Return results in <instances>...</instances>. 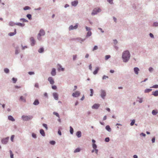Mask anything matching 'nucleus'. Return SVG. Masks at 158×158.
I'll use <instances>...</instances> for the list:
<instances>
[{"instance_id": "obj_1", "label": "nucleus", "mask_w": 158, "mask_h": 158, "mask_svg": "<svg viewBox=\"0 0 158 158\" xmlns=\"http://www.w3.org/2000/svg\"><path fill=\"white\" fill-rule=\"evenodd\" d=\"M130 57V52L128 51H124L123 53L122 58L123 61L126 62L128 61Z\"/></svg>"}, {"instance_id": "obj_2", "label": "nucleus", "mask_w": 158, "mask_h": 158, "mask_svg": "<svg viewBox=\"0 0 158 158\" xmlns=\"http://www.w3.org/2000/svg\"><path fill=\"white\" fill-rule=\"evenodd\" d=\"M33 117L31 116H25L23 115L22 117V119L24 121H28L31 119Z\"/></svg>"}, {"instance_id": "obj_3", "label": "nucleus", "mask_w": 158, "mask_h": 158, "mask_svg": "<svg viewBox=\"0 0 158 158\" xmlns=\"http://www.w3.org/2000/svg\"><path fill=\"white\" fill-rule=\"evenodd\" d=\"M45 34L44 31L42 29L40 31V32L38 34V39L39 40H40L41 39V38H40V36H43Z\"/></svg>"}, {"instance_id": "obj_4", "label": "nucleus", "mask_w": 158, "mask_h": 158, "mask_svg": "<svg viewBox=\"0 0 158 158\" xmlns=\"http://www.w3.org/2000/svg\"><path fill=\"white\" fill-rule=\"evenodd\" d=\"M101 11V10L99 8H95L93 10L92 13V15H94L95 14H97V13L100 12Z\"/></svg>"}, {"instance_id": "obj_5", "label": "nucleus", "mask_w": 158, "mask_h": 158, "mask_svg": "<svg viewBox=\"0 0 158 158\" xmlns=\"http://www.w3.org/2000/svg\"><path fill=\"white\" fill-rule=\"evenodd\" d=\"M80 93L79 91H77L72 94V96L74 97H77L80 96Z\"/></svg>"}, {"instance_id": "obj_6", "label": "nucleus", "mask_w": 158, "mask_h": 158, "mask_svg": "<svg viewBox=\"0 0 158 158\" xmlns=\"http://www.w3.org/2000/svg\"><path fill=\"white\" fill-rule=\"evenodd\" d=\"M9 139V137H8L2 139V143L4 144H6L7 143Z\"/></svg>"}, {"instance_id": "obj_7", "label": "nucleus", "mask_w": 158, "mask_h": 158, "mask_svg": "<svg viewBox=\"0 0 158 158\" xmlns=\"http://www.w3.org/2000/svg\"><path fill=\"white\" fill-rule=\"evenodd\" d=\"M78 26V23H77L74 26H73V25L70 26L69 28V30H71L74 29H76L77 27Z\"/></svg>"}, {"instance_id": "obj_8", "label": "nucleus", "mask_w": 158, "mask_h": 158, "mask_svg": "<svg viewBox=\"0 0 158 158\" xmlns=\"http://www.w3.org/2000/svg\"><path fill=\"white\" fill-rule=\"evenodd\" d=\"M101 97L103 98H104V97L106 95V93L104 90H102L101 91Z\"/></svg>"}, {"instance_id": "obj_9", "label": "nucleus", "mask_w": 158, "mask_h": 158, "mask_svg": "<svg viewBox=\"0 0 158 158\" xmlns=\"http://www.w3.org/2000/svg\"><path fill=\"white\" fill-rule=\"evenodd\" d=\"M48 80L50 82V83L51 84H53L54 83L53 79L51 77H49L48 78Z\"/></svg>"}, {"instance_id": "obj_10", "label": "nucleus", "mask_w": 158, "mask_h": 158, "mask_svg": "<svg viewBox=\"0 0 158 158\" xmlns=\"http://www.w3.org/2000/svg\"><path fill=\"white\" fill-rule=\"evenodd\" d=\"M100 106V105L98 104H95L92 106V109H97Z\"/></svg>"}, {"instance_id": "obj_11", "label": "nucleus", "mask_w": 158, "mask_h": 158, "mask_svg": "<svg viewBox=\"0 0 158 158\" xmlns=\"http://www.w3.org/2000/svg\"><path fill=\"white\" fill-rule=\"evenodd\" d=\"M78 2L77 0L72 2L71 3L72 5L73 6H76L78 4Z\"/></svg>"}, {"instance_id": "obj_12", "label": "nucleus", "mask_w": 158, "mask_h": 158, "mask_svg": "<svg viewBox=\"0 0 158 158\" xmlns=\"http://www.w3.org/2000/svg\"><path fill=\"white\" fill-rule=\"evenodd\" d=\"M57 67V69L59 71H60V70L62 71H64V69L63 68H62V66L60 65H58Z\"/></svg>"}, {"instance_id": "obj_13", "label": "nucleus", "mask_w": 158, "mask_h": 158, "mask_svg": "<svg viewBox=\"0 0 158 158\" xmlns=\"http://www.w3.org/2000/svg\"><path fill=\"white\" fill-rule=\"evenodd\" d=\"M134 70L135 73L136 74L138 75V72L139 71V68L137 67H135L134 68Z\"/></svg>"}, {"instance_id": "obj_14", "label": "nucleus", "mask_w": 158, "mask_h": 158, "mask_svg": "<svg viewBox=\"0 0 158 158\" xmlns=\"http://www.w3.org/2000/svg\"><path fill=\"white\" fill-rule=\"evenodd\" d=\"M30 40L31 42V45L32 46H33L35 44V41L34 40L33 37H31L30 38Z\"/></svg>"}, {"instance_id": "obj_15", "label": "nucleus", "mask_w": 158, "mask_h": 158, "mask_svg": "<svg viewBox=\"0 0 158 158\" xmlns=\"http://www.w3.org/2000/svg\"><path fill=\"white\" fill-rule=\"evenodd\" d=\"M51 74L52 76H55L56 74V69L53 68L52 69V71L51 72Z\"/></svg>"}, {"instance_id": "obj_16", "label": "nucleus", "mask_w": 158, "mask_h": 158, "mask_svg": "<svg viewBox=\"0 0 158 158\" xmlns=\"http://www.w3.org/2000/svg\"><path fill=\"white\" fill-rule=\"evenodd\" d=\"M53 96L54 98L56 100H57L58 99V94L56 93H54L53 94Z\"/></svg>"}, {"instance_id": "obj_17", "label": "nucleus", "mask_w": 158, "mask_h": 158, "mask_svg": "<svg viewBox=\"0 0 158 158\" xmlns=\"http://www.w3.org/2000/svg\"><path fill=\"white\" fill-rule=\"evenodd\" d=\"M99 69V68L98 67H97L96 68L93 74L94 75L96 74L98 72V71Z\"/></svg>"}, {"instance_id": "obj_18", "label": "nucleus", "mask_w": 158, "mask_h": 158, "mask_svg": "<svg viewBox=\"0 0 158 158\" xmlns=\"http://www.w3.org/2000/svg\"><path fill=\"white\" fill-rule=\"evenodd\" d=\"M8 118L9 120L12 121H15V119L13 117L10 115L8 116Z\"/></svg>"}, {"instance_id": "obj_19", "label": "nucleus", "mask_w": 158, "mask_h": 158, "mask_svg": "<svg viewBox=\"0 0 158 158\" xmlns=\"http://www.w3.org/2000/svg\"><path fill=\"white\" fill-rule=\"evenodd\" d=\"M93 147L94 148V149L95 150L96 152L97 153L98 152V150L96 149V148H97V145L95 143H93Z\"/></svg>"}, {"instance_id": "obj_20", "label": "nucleus", "mask_w": 158, "mask_h": 158, "mask_svg": "<svg viewBox=\"0 0 158 158\" xmlns=\"http://www.w3.org/2000/svg\"><path fill=\"white\" fill-rule=\"evenodd\" d=\"M106 129L109 132H110L111 131V129L109 125H107L106 126Z\"/></svg>"}, {"instance_id": "obj_21", "label": "nucleus", "mask_w": 158, "mask_h": 158, "mask_svg": "<svg viewBox=\"0 0 158 158\" xmlns=\"http://www.w3.org/2000/svg\"><path fill=\"white\" fill-rule=\"evenodd\" d=\"M152 94L155 96H158V91L156 90L155 92H153Z\"/></svg>"}, {"instance_id": "obj_22", "label": "nucleus", "mask_w": 158, "mask_h": 158, "mask_svg": "<svg viewBox=\"0 0 158 158\" xmlns=\"http://www.w3.org/2000/svg\"><path fill=\"white\" fill-rule=\"evenodd\" d=\"M16 33V30H15V31L14 32H10L9 33V35L10 36H12L15 35Z\"/></svg>"}, {"instance_id": "obj_23", "label": "nucleus", "mask_w": 158, "mask_h": 158, "mask_svg": "<svg viewBox=\"0 0 158 158\" xmlns=\"http://www.w3.org/2000/svg\"><path fill=\"white\" fill-rule=\"evenodd\" d=\"M76 135L78 137H80L81 136V132L80 131H78L76 133Z\"/></svg>"}, {"instance_id": "obj_24", "label": "nucleus", "mask_w": 158, "mask_h": 158, "mask_svg": "<svg viewBox=\"0 0 158 158\" xmlns=\"http://www.w3.org/2000/svg\"><path fill=\"white\" fill-rule=\"evenodd\" d=\"M40 133L43 136H45V133L43 129H41L40 130Z\"/></svg>"}, {"instance_id": "obj_25", "label": "nucleus", "mask_w": 158, "mask_h": 158, "mask_svg": "<svg viewBox=\"0 0 158 158\" xmlns=\"http://www.w3.org/2000/svg\"><path fill=\"white\" fill-rule=\"evenodd\" d=\"M20 100L22 101L25 102H26L25 98L23 96H21L20 97Z\"/></svg>"}, {"instance_id": "obj_26", "label": "nucleus", "mask_w": 158, "mask_h": 158, "mask_svg": "<svg viewBox=\"0 0 158 158\" xmlns=\"http://www.w3.org/2000/svg\"><path fill=\"white\" fill-rule=\"evenodd\" d=\"M39 102L38 100H35L33 103V104L35 105H38L39 104Z\"/></svg>"}, {"instance_id": "obj_27", "label": "nucleus", "mask_w": 158, "mask_h": 158, "mask_svg": "<svg viewBox=\"0 0 158 158\" xmlns=\"http://www.w3.org/2000/svg\"><path fill=\"white\" fill-rule=\"evenodd\" d=\"M158 112L155 110H153L152 111V113L154 115H156L157 114Z\"/></svg>"}, {"instance_id": "obj_28", "label": "nucleus", "mask_w": 158, "mask_h": 158, "mask_svg": "<svg viewBox=\"0 0 158 158\" xmlns=\"http://www.w3.org/2000/svg\"><path fill=\"white\" fill-rule=\"evenodd\" d=\"M152 90L151 89H147L145 90L144 92L145 93H148Z\"/></svg>"}, {"instance_id": "obj_29", "label": "nucleus", "mask_w": 158, "mask_h": 158, "mask_svg": "<svg viewBox=\"0 0 158 158\" xmlns=\"http://www.w3.org/2000/svg\"><path fill=\"white\" fill-rule=\"evenodd\" d=\"M10 158H14V157H13L14 155H13V153H12V151L11 150H10Z\"/></svg>"}, {"instance_id": "obj_30", "label": "nucleus", "mask_w": 158, "mask_h": 158, "mask_svg": "<svg viewBox=\"0 0 158 158\" xmlns=\"http://www.w3.org/2000/svg\"><path fill=\"white\" fill-rule=\"evenodd\" d=\"M70 133H71V134H72L73 132V129L72 128V127H70Z\"/></svg>"}, {"instance_id": "obj_31", "label": "nucleus", "mask_w": 158, "mask_h": 158, "mask_svg": "<svg viewBox=\"0 0 158 158\" xmlns=\"http://www.w3.org/2000/svg\"><path fill=\"white\" fill-rule=\"evenodd\" d=\"M4 71L6 73H8L9 72V70L7 68H5L4 69Z\"/></svg>"}, {"instance_id": "obj_32", "label": "nucleus", "mask_w": 158, "mask_h": 158, "mask_svg": "<svg viewBox=\"0 0 158 158\" xmlns=\"http://www.w3.org/2000/svg\"><path fill=\"white\" fill-rule=\"evenodd\" d=\"M17 25H18V26L23 27L24 26V24L23 23H18L16 24Z\"/></svg>"}, {"instance_id": "obj_33", "label": "nucleus", "mask_w": 158, "mask_h": 158, "mask_svg": "<svg viewBox=\"0 0 158 158\" xmlns=\"http://www.w3.org/2000/svg\"><path fill=\"white\" fill-rule=\"evenodd\" d=\"M44 51V49L43 48H40L38 50V52L40 53H42Z\"/></svg>"}, {"instance_id": "obj_34", "label": "nucleus", "mask_w": 158, "mask_h": 158, "mask_svg": "<svg viewBox=\"0 0 158 158\" xmlns=\"http://www.w3.org/2000/svg\"><path fill=\"white\" fill-rule=\"evenodd\" d=\"M80 149L79 148H77L76 149L74 150V152L76 153V152H80Z\"/></svg>"}, {"instance_id": "obj_35", "label": "nucleus", "mask_w": 158, "mask_h": 158, "mask_svg": "<svg viewBox=\"0 0 158 158\" xmlns=\"http://www.w3.org/2000/svg\"><path fill=\"white\" fill-rule=\"evenodd\" d=\"M91 34H92L91 32L90 31H89L87 32V34L86 36H89L91 35Z\"/></svg>"}, {"instance_id": "obj_36", "label": "nucleus", "mask_w": 158, "mask_h": 158, "mask_svg": "<svg viewBox=\"0 0 158 158\" xmlns=\"http://www.w3.org/2000/svg\"><path fill=\"white\" fill-rule=\"evenodd\" d=\"M12 80L14 83H15L17 81V79L14 77L12 78Z\"/></svg>"}, {"instance_id": "obj_37", "label": "nucleus", "mask_w": 158, "mask_h": 158, "mask_svg": "<svg viewBox=\"0 0 158 158\" xmlns=\"http://www.w3.org/2000/svg\"><path fill=\"white\" fill-rule=\"evenodd\" d=\"M90 93L91 94H90V96H93V90L92 89H90Z\"/></svg>"}, {"instance_id": "obj_38", "label": "nucleus", "mask_w": 158, "mask_h": 158, "mask_svg": "<svg viewBox=\"0 0 158 158\" xmlns=\"http://www.w3.org/2000/svg\"><path fill=\"white\" fill-rule=\"evenodd\" d=\"M110 55H106L105 56V59L106 60H107L110 57Z\"/></svg>"}, {"instance_id": "obj_39", "label": "nucleus", "mask_w": 158, "mask_h": 158, "mask_svg": "<svg viewBox=\"0 0 158 158\" xmlns=\"http://www.w3.org/2000/svg\"><path fill=\"white\" fill-rule=\"evenodd\" d=\"M151 88H158V85H153L151 87Z\"/></svg>"}, {"instance_id": "obj_40", "label": "nucleus", "mask_w": 158, "mask_h": 158, "mask_svg": "<svg viewBox=\"0 0 158 158\" xmlns=\"http://www.w3.org/2000/svg\"><path fill=\"white\" fill-rule=\"evenodd\" d=\"M53 114H54L56 115V116L57 117L59 118V115L57 113L54 112L53 113Z\"/></svg>"}, {"instance_id": "obj_41", "label": "nucleus", "mask_w": 158, "mask_h": 158, "mask_svg": "<svg viewBox=\"0 0 158 158\" xmlns=\"http://www.w3.org/2000/svg\"><path fill=\"white\" fill-rule=\"evenodd\" d=\"M9 24L10 26H13L15 25V23H14L13 22H10L9 23Z\"/></svg>"}, {"instance_id": "obj_42", "label": "nucleus", "mask_w": 158, "mask_h": 158, "mask_svg": "<svg viewBox=\"0 0 158 158\" xmlns=\"http://www.w3.org/2000/svg\"><path fill=\"white\" fill-rule=\"evenodd\" d=\"M135 123V120H133L131 123L130 125L131 126H133L134 125Z\"/></svg>"}, {"instance_id": "obj_43", "label": "nucleus", "mask_w": 158, "mask_h": 158, "mask_svg": "<svg viewBox=\"0 0 158 158\" xmlns=\"http://www.w3.org/2000/svg\"><path fill=\"white\" fill-rule=\"evenodd\" d=\"M14 137H15V135H12L11 136L10 139H11V141L12 142H13V141H14Z\"/></svg>"}, {"instance_id": "obj_44", "label": "nucleus", "mask_w": 158, "mask_h": 158, "mask_svg": "<svg viewBox=\"0 0 158 158\" xmlns=\"http://www.w3.org/2000/svg\"><path fill=\"white\" fill-rule=\"evenodd\" d=\"M27 16L30 19H31V15L30 14H27Z\"/></svg>"}, {"instance_id": "obj_45", "label": "nucleus", "mask_w": 158, "mask_h": 158, "mask_svg": "<svg viewBox=\"0 0 158 158\" xmlns=\"http://www.w3.org/2000/svg\"><path fill=\"white\" fill-rule=\"evenodd\" d=\"M50 143L52 145H54L55 143V142L54 141H51L50 142Z\"/></svg>"}, {"instance_id": "obj_46", "label": "nucleus", "mask_w": 158, "mask_h": 158, "mask_svg": "<svg viewBox=\"0 0 158 158\" xmlns=\"http://www.w3.org/2000/svg\"><path fill=\"white\" fill-rule=\"evenodd\" d=\"M30 9V8L28 6H26L24 8V9L25 10H28V9Z\"/></svg>"}, {"instance_id": "obj_47", "label": "nucleus", "mask_w": 158, "mask_h": 158, "mask_svg": "<svg viewBox=\"0 0 158 158\" xmlns=\"http://www.w3.org/2000/svg\"><path fill=\"white\" fill-rule=\"evenodd\" d=\"M98 48V47L97 46H95L94 47V48L93 49V51H94L95 50L97 49Z\"/></svg>"}, {"instance_id": "obj_48", "label": "nucleus", "mask_w": 158, "mask_h": 158, "mask_svg": "<svg viewBox=\"0 0 158 158\" xmlns=\"http://www.w3.org/2000/svg\"><path fill=\"white\" fill-rule=\"evenodd\" d=\"M32 136L34 138H35L36 137V135L34 133H32Z\"/></svg>"}, {"instance_id": "obj_49", "label": "nucleus", "mask_w": 158, "mask_h": 158, "mask_svg": "<svg viewBox=\"0 0 158 158\" xmlns=\"http://www.w3.org/2000/svg\"><path fill=\"white\" fill-rule=\"evenodd\" d=\"M43 125L46 129V130L48 129L47 125L46 124H43Z\"/></svg>"}, {"instance_id": "obj_50", "label": "nucleus", "mask_w": 158, "mask_h": 158, "mask_svg": "<svg viewBox=\"0 0 158 158\" xmlns=\"http://www.w3.org/2000/svg\"><path fill=\"white\" fill-rule=\"evenodd\" d=\"M110 139L109 137L106 138L105 139V141L106 142H108L109 141Z\"/></svg>"}, {"instance_id": "obj_51", "label": "nucleus", "mask_w": 158, "mask_h": 158, "mask_svg": "<svg viewBox=\"0 0 158 158\" xmlns=\"http://www.w3.org/2000/svg\"><path fill=\"white\" fill-rule=\"evenodd\" d=\"M21 21H22L23 22H26L27 21V20L24 19H20Z\"/></svg>"}, {"instance_id": "obj_52", "label": "nucleus", "mask_w": 158, "mask_h": 158, "mask_svg": "<svg viewBox=\"0 0 158 158\" xmlns=\"http://www.w3.org/2000/svg\"><path fill=\"white\" fill-rule=\"evenodd\" d=\"M153 25L154 26H155V27L158 26V23H156V22L154 23Z\"/></svg>"}, {"instance_id": "obj_53", "label": "nucleus", "mask_w": 158, "mask_h": 158, "mask_svg": "<svg viewBox=\"0 0 158 158\" xmlns=\"http://www.w3.org/2000/svg\"><path fill=\"white\" fill-rule=\"evenodd\" d=\"M108 78V77L107 76H106V75H104L103 76V78H102V79H106V78Z\"/></svg>"}, {"instance_id": "obj_54", "label": "nucleus", "mask_w": 158, "mask_h": 158, "mask_svg": "<svg viewBox=\"0 0 158 158\" xmlns=\"http://www.w3.org/2000/svg\"><path fill=\"white\" fill-rule=\"evenodd\" d=\"M28 74L30 75L34 74V73L33 72H28Z\"/></svg>"}, {"instance_id": "obj_55", "label": "nucleus", "mask_w": 158, "mask_h": 158, "mask_svg": "<svg viewBox=\"0 0 158 158\" xmlns=\"http://www.w3.org/2000/svg\"><path fill=\"white\" fill-rule=\"evenodd\" d=\"M35 87H36V88H39V85H38V84L37 83H36L35 84Z\"/></svg>"}, {"instance_id": "obj_56", "label": "nucleus", "mask_w": 158, "mask_h": 158, "mask_svg": "<svg viewBox=\"0 0 158 158\" xmlns=\"http://www.w3.org/2000/svg\"><path fill=\"white\" fill-rule=\"evenodd\" d=\"M153 69L151 67H150L149 68V70L150 72H152L153 71Z\"/></svg>"}, {"instance_id": "obj_57", "label": "nucleus", "mask_w": 158, "mask_h": 158, "mask_svg": "<svg viewBox=\"0 0 158 158\" xmlns=\"http://www.w3.org/2000/svg\"><path fill=\"white\" fill-rule=\"evenodd\" d=\"M52 89H56V87L55 85L53 86L52 87Z\"/></svg>"}, {"instance_id": "obj_58", "label": "nucleus", "mask_w": 158, "mask_h": 158, "mask_svg": "<svg viewBox=\"0 0 158 158\" xmlns=\"http://www.w3.org/2000/svg\"><path fill=\"white\" fill-rule=\"evenodd\" d=\"M77 58V55H74L73 56V59L74 60H75Z\"/></svg>"}, {"instance_id": "obj_59", "label": "nucleus", "mask_w": 158, "mask_h": 158, "mask_svg": "<svg viewBox=\"0 0 158 158\" xmlns=\"http://www.w3.org/2000/svg\"><path fill=\"white\" fill-rule=\"evenodd\" d=\"M112 1L113 0H107L108 2H109L110 4H112L113 3Z\"/></svg>"}, {"instance_id": "obj_60", "label": "nucleus", "mask_w": 158, "mask_h": 158, "mask_svg": "<svg viewBox=\"0 0 158 158\" xmlns=\"http://www.w3.org/2000/svg\"><path fill=\"white\" fill-rule=\"evenodd\" d=\"M85 28H86V30L87 31L90 30V28H89V27H85Z\"/></svg>"}, {"instance_id": "obj_61", "label": "nucleus", "mask_w": 158, "mask_h": 158, "mask_svg": "<svg viewBox=\"0 0 158 158\" xmlns=\"http://www.w3.org/2000/svg\"><path fill=\"white\" fill-rule=\"evenodd\" d=\"M150 36L151 38H153L154 36L151 33H150Z\"/></svg>"}, {"instance_id": "obj_62", "label": "nucleus", "mask_w": 158, "mask_h": 158, "mask_svg": "<svg viewBox=\"0 0 158 158\" xmlns=\"http://www.w3.org/2000/svg\"><path fill=\"white\" fill-rule=\"evenodd\" d=\"M152 141L153 143H154L155 141V138L154 137L152 138Z\"/></svg>"}, {"instance_id": "obj_63", "label": "nucleus", "mask_w": 158, "mask_h": 158, "mask_svg": "<svg viewBox=\"0 0 158 158\" xmlns=\"http://www.w3.org/2000/svg\"><path fill=\"white\" fill-rule=\"evenodd\" d=\"M15 87L16 89L20 88H21L20 86H19L17 85L15 86Z\"/></svg>"}, {"instance_id": "obj_64", "label": "nucleus", "mask_w": 158, "mask_h": 158, "mask_svg": "<svg viewBox=\"0 0 158 158\" xmlns=\"http://www.w3.org/2000/svg\"><path fill=\"white\" fill-rule=\"evenodd\" d=\"M19 53V52L17 49H16L15 51V53L16 54H17Z\"/></svg>"}]
</instances>
